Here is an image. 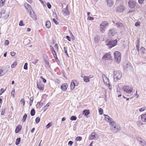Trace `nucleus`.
<instances>
[{
	"instance_id": "63",
	"label": "nucleus",
	"mask_w": 146,
	"mask_h": 146,
	"mask_svg": "<svg viewBox=\"0 0 146 146\" xmlns=\"http://www.w3.org/2000/svg\"><path fill=\"white\" fill-rule=\"evenodd\" d=\"M15 53L14 52H11V54L12 56H14L15 55Z\"/></svg>"
},
{
	"instance_id": "58",
	"label": "nucleus",
	"mask_w": 146,
	"mask_h": 146,
	"mask_svg": "<svg viewBox=\"0 0 146 146\" xmlns=\"http://www.w3.org/2000/svg\"><path fill=\"white\" fill-rule=\"evenodd\" d=\"M54 47L56 49V50H58V46L57 44H56L54 46Z\"/></svg>"
},
{
	"instance_id": "59",
	"label": "nucleus",
	"mask_w": 146,
	"mask_h": 146,
	"mask_svg": "<svg viewBox=\"0 0 146 146\" xmlns=\"http://www.w3.org/2000/svg\"><path fill=\"white\" fill-rule=\"evenodd\" d=\"M47 5L48 8L50 9L51 8V5L49 3H47Z\"/></svg>"
},
{
	"instance_id": "44",
	"label": "nucleus",
	"mask_w": 146,
	"mask_h": 146,
	"mask_svg": "<svg viewBox=\"0 0 146 146\" xmlns=\"http://www.w3.org/2000/svg\"><path fill=\"white\" fill-rule=\"evenodd\" d=\"M33 97H31L30 99V106H31V105L32 103H33Z\"/></svg>"
},
{
	"instance_id": "52",
	"label": "nucleus",
	"mask_w": 146,
	"mask_h": 146,
	"mask_svg": "<svg viewBox=\"0 0 146 146\" xmlns=\"http://www.w3.org/2000/svg\"><path fill=\"white\" fill-rule=\"evenodd\" d=\"M56 19H55V18H53V21L54 22L56 25H58V22H57L56 20Z\"/></svg>"
},
{
	"instance_id": "40",
	"label": "nucleus",
	"mask_w": 146,
	"mask_h": 146,
	"mask_svg": "<svg viewBox=\"0 0 146 146\" xmlns=\"http://www.w3.org/2000/svg\"><path fill=\"white\" fill-rule=\"evenodd\" d=\"M98 111L100 115H102L103 114V110L101 108H100L99 109Z\"/></svg>"
},
{
	"instance_id": "24",
	"label": "nucleus",
	"mask_w": 146,
	"mask_h": 146,
	"mask_svg": "<svg viewBox=\"0 0 146 146\" xmlns=\"http://www.w3.org/2000/svg\"><path fill=\"white\" fill-rule=\"evenodd\" d=\"M104 115L105 116V119L106 121L111 122V119L109 116L106 115Z\"/></svg>"
},
{
	"instance_id": "10",
	"label": "nucleus",
	"mask_w": 146,
	"mask_h": 146,
	"mask_svg": "<svg viewBox=\"0 0 146 146\" xmlns=\"http://www.w3.org/2000/svg\"><path fill=\"white\" fill-rule=\"evenodd\" d=\"M116 33V30L114 29H112L109 31L108 35L109 36H114Z\"/></svg>"
},
{
	"instance_id": "54",
	"label": "nucleus",
	"mask_w": 146,
	"mask_h": 146,
	"mask_svg": "<svg viewBox=\"0 0 146 146\" xmlns=\"http://www.w3.org/2000/svg\"><path fill=\"white\" fill-rule=\"evenodd\" d=\"M106 85H107L108 86V87L109 88V89H110V90H111V89H112V87H111V86H110V84H109V83H108V84H106Z\"/></svg>"
},
{
	"instance_id": "56",
	"label": "nucleus",
	"mask_w": 146,
	"mask_h": 146,
	"mask_svg": "<svg viewBox=\"0 0 146 146\" xmlns=\"http://www.w3.org/2000/svg\"><path fill=\"white\" fill-rule=\"evenodd\" d=\"M94 19V18L92 17H91L89 16H88V20H93Z\"/></svg>"
},
{
	"instance_id": "26",
	"label": "nucleus",
	"mask_w": 146,
	"mask_h": 146,
	"mask_svg": "<svg viewBox=\"0 0 146 146\" xmlns=\"http://www.w3.org/2000/svg\"><path fill=\"white\" fill-rule=\"evenodd\" d=\"M75 85L74 82H71L70 84V88L71 89L73 90L75 88Z\"/></svg>"
},
{
	"instance_id": "30",
	"label": "nucleus",
	"mask_w": 146,
	"mask_h": 146,
	"mask_svg": "<svg viewBox=\"0 0 146 146\" xmlns=\"http://www.w3.org/2000/svg\"><path fill=\"white\" fill-rule=\"evenodd\" d=\"M20 141L21 138H17L16 140L15 144L17 145H19V143Z\"/></svg>"
},
{
	"instance_id": "57",
	"label": "nucleus",
	"mask_w": 146,
	"mask_h": 146,
	"mask_svg": "<svg viewBox=\"0 0 146 146\" xmlns=\"http://www.w3.org/2000/svg\"><path fill=\"white\" fill-rule=\"evenodd\" d=\"M140 25V22L139 21H137L136 22L135 24V25L136 26H139Z\"/></svg>"
},
{
	"instance_id": "4",
	"label": "nucleus",
	"mask_w": 146,
	"mask_h": 146,
	"mask_svg": "<svg viewBox=\"0 0 146 146\" xmlns=\"http://www.w3.org/2000/svg\"><path fill=\"white\" fill-rule=\"evenodd\" d=\"M121 89L123 91L128 94H131L133 92V88L130 86H123L122 87Z\"/></svg>"
},
{
	"instance_id": "42",
	"label": "nucleus",
	"mask_w": 146,
	"mask_h": 146,
	"mask_svg": "<svg viewBox=\"0 0 146 146\" xmlns=\"http://www.w3.org/2000/svg\"><path fill=\"white\" fill-rule=\"evenodd\" d=\"M9 42L8 40H6L5 41L4 44L5 46H7L9 44Z\"/></svg>"
},
{
	"instance_id": "53",
	"label": "nucleus",
	"mask_w": 146,
	"mask_h": 146,
	"mask_svg": "<svg viewBox=\"0 0 146 146\" xmlns=\"http://www.w3.org/2000/svg\"><path fill=\"white\" fill-rule=\"evenodd\" d=\"M52 16L54 17L55 19H57V14L56 13H53L52 15Z\"/></svg>"
},
{
	"instance_id": "47",
	"label": "nucleus",
	"mask_w": 146,
	"mask_h": 146,
	"mask_svg": "<svg viewBox=\"0 0 146 146\" xmlns=\"http://www.w3.org/2000/svg\"><path fill=\"white\" fill-rule=\"evenodd\" d=\"M21 103L22 104H23V106H24L25 104V101L24 99H22L21 100Z\"/></svg>"
},
{
	"instance_id": "39",
	"label": "nucleus",
	"mask_w": 146,
	"mask_h": 146,
	"mask_svg": "<svg viewBox=\"0 0 146 146\" xmlns=\"http://www.w3.org/2000/svg\"><path fill=\"white\" fill-rule=\"evenodd\" d=\"M99 40V37L98 36H95L94 38V41L95 42H98Z\"/></svg>"
},
{
	"instance_id": "20",
	"label": "nucleus",
	"mask_w": 146,
	"mask_h": 146,
	"mask_svg": "<svg viewBox=\"0 0 146 146\" xmlns=\"http://www.w3.org/2000/svg\"><path fill=\"white\" fill-rule=\"evenodd\" d=\"M82 77H83L82 76H81ZM83 80L84 81L86 82H87L90 81L89 79L90 78L88 76H84L83 77Z\"/></svg>"
},
{
	"instance_id": "46",
	"label": "nucleus",
	"mask_w": 146,
	"mask_h": 146,
	"mask_svg": "<svg viewBox=\"0 0 146 146\" xmlns=\"http://www.w3.org/2000/svg\"><path fill=\"white\" fill-rule=\"evenodd\" d=\"M82 139V138L81 137L79 136L77 137H76V140L77 141H81Z\"/></svg>"
},
{
	"instance_id": "38",
	"label": "nucleus",
	"mask_w": 146,
	"mask_h": 146,
	"mask_svg": "<svg viewBox=\"0 0 146 146\" xmlns=\"http://www.w3.org/2000/svg\"><path fill=\"white\" fill-rule=\"evenodd\" d=\"M15 93V90L14 89L12 91V92H11V96L13 97V98H14L15 96H14V94Z\"/></svg>"
},
{
	"instance_id": "41",
	"label": "nucleus",
	"mask_w": 146,
	"mask_h": 146,
	"mask_svg": "<svg viewBox=\"0 0 146 146\" xmlns=\"http://www.w3.org/2000/svg\"><path fill=\"white\" fill-rule=\"evenodd\" d=\"M146 109V107H144L140 108L139 109V111L140 112H142L144 111Z\"/></svg>"
},
{
	"instance_id": "16",
	"label": "nucleus",
	"mask_w": 146,
	"mask_h": 146,
	"mask_svg": "<svg viewBox=\"0 0 146 146\" xmlns=\"http://www.w3.org/2000/svg\"><path fill=\"white\" fill-rule=\"evenodd\" d=\"M125 7L123 5L119 6L117 9L116 11L119 12H122L124 11L125 9Z\"/></svg>"
},
{
	"instance_id": "19",
	"label": "nucleus",
	"mask_w": 146,
	"mask_h": 146,
	"mask_svg": "<svg viewBox=\"0 0 146 146\" xmlns=\"http://www.w3.org/2000/svg\"><path fill=\"white\" fill-rule=\"evenodd\" d=\"M96 133L95 132L92 133L89 137V140H92L94 139L95 137Z\"/></svg>"
},
{
	"instance_id": "36",
	"label": "nucleus",
	"mask_w": 146,
	"mask_h": 146,
	"mask_svg": "<svg viewBox=\"0 0 146 146\" xmlns=\"http://www.w3.org/2000/svg\"><path fill=\"white\" fill-rule=\"evenodd\" d=\"M17 64V63L16 62H15L11 65V67L13 68L15 67Z\"/></svg>"
},
{
	"instance_id": "21",
	"label": "nucleus",
	"mask_w": 146,
	"mask_h": 146,
	"mask_svg": "<svg viewBox=\"0 0 146 146\" xmlns=\"http://www.w3.org/2000/svg\"><path fill=\"white\" fill-rule=\"evenodd\" d=\"M141 120L143 122H146V113L141 115Z\"/></svg>"
},
{
	"instance_id": "7",
	"label": "nucleus",
	"mask_w": 146,
	"mask_h": 146,
	"mask_svg": "<svg viewBox=\"0 0 146 146\" xmlns=\"http://www.w3.org/2000/svg\"><path fill=\"white\" fill-rule=\"evenodd\" d=\"M136 2L133 0H129L128 3L130 9H133L135 6Z\"/></svg>"
},
{
	"instance_id": "51",
	"label": "nucleus",
	"mask_w": 146,
	"mask_h": 146,
	"mask_svg": "<svg viewBox=\"0 0 146 146\" xmlns=\"http://www.w3.org/2000/svg\"><path fill=\"white\" fill-rule=\"evenodd\" d=\"M129 65L128 64H125V65H124L123 67L125 69H127L128 68Z\"/></svg>"
},
{
	"instance_id": "28",
	"label": "nucleus",
	"mask_w": 146,
	"mask_h": 146,
	"mask_svg": "<svg viewBox=\"0 0 146 146\" xmlns=\"http://www.w3.org/2000/svg\"><path fill=\"white\" fill-rule=\"evenodd\" d=\"M50 48L52 52H54V57L55 58V57H56V52L54 50V48L52 46H50Z\"/></svg>"
},
{
	"instance_id": "55",
	"label": "nucleus",
	"mask_w": 146,
	"mask_h": 146,
	"mask_svg": "<svg viewBox=\"0 0 146 146\" xmlns=\"http://www.w3.org/2000/svg\"><path fill=\"white\" fill-rule=\"evenodd\" d=\"M19 25L20 26H23L24 25L23 21H21L19 23Z\"/></svg>"
},
{
	"instance_id": "23",
	"label": "nucleus",
	"mask_w": 146,
	"mask_h": 146,
	"mask_svg": "<svg viewBox=\"0 0 146 146\" xmlns=\"http://www.w3.org/2000/svg\"><path fill=\"white\" fill-rule=\"evenodd\" d=\"M31 17L34 20H36L37 19L36 16L34 13L33 12L32 13H31Z\"/></svg>"
},
{
	"instance_id": "29",
	"label": "nucleus",
	"mask_w": 146,
	"mask_h": 146,
	"mask_svg": "<svg viewBox=\"0 0 146 146\" xmlns=\"http://www.w3.org/2000/svg\"><path fill=\"white\" fill-rule=\"evenodd\" d=\"M21 130V128L18 126L16 128L15 132L16 133L19 132Z\"/></svg>"
},
{
	"instance_id": "12",
	"label": "nucleus",
	"mask_w": 146,
	"mask_h": 146,
	"mask_svg": "<svg viewBox=\"0 0 146 146\" xmlns=\"http://www.w3.org/2000/svg\"><path fill=\"white\" fill-rule=\"evenodd\" d=\"M115 25L117 28H119L121 30H123L124 29L123 24L121 23L117 22L115 24Z\"/></svg>"
},
{
	"instance_id": "64",
	"label": "nucleus",
	"mask_w": 146,
	"mask_h": 146,
	"mask_svg": "<svg viewBox=\"0 0 146 146\" xmlns=\"http://www.w3.org/2000/svg\"><path fill=\"white\" fill-rule=\"evenodd\" d=\"M66 38L68 39L69 41H71L70 38L68 36H66Z\"/></svg>"
},
{
	"instance_id": "14",
	"label": "nucleus",
	"mask_w": 146,
	"mask_h": 146,
	"mask_svg": "<svg viewBox=\"0 0 146 146\" xmlns=\"http://www.w3.org/2000/svg\"><path fill=\"white\" fill-rule=\"evenodd\" d=\"M37 87L38 88L41 90H43L44 89L43 85L41 82H37Z\"/></svg>"
},
{
	"instance_id": "5",
	"label": "nucleus",
	"mask_w": 146,
	"mask_h": 146,
	"mask_svg": "<svg viewBox=\"0 0 146 146\" xmlns=\"http://www.w3.org/2000/svg\"><path fill=\"white\" fill-rule=\"evenodd\" d=\"M117 42L116 40H111L107 42L106 44L109 48H111L116 44Z\"/></svg>"
},
{
	"instance_id": "48",
	"label": "nucleus",
	"mask_w": 146,
	"mask_h": 146,
	"mask_svg": "<svg viewBox=\"0 0 146 146\" xmlns=\"http://www.w3.org/2000/svg\"><path fill=\"white\" fill-rule=\"evenodd\" d=\"M139 39H137V42H136V46L137 47H139Z\"/></svg>"
},
{
	"instance_id": "61",
	"label": "nucleus",
	"mask_w": 146,
	"mask_h": 146,
	"mask_svg": "<svg viewBox=\"0 0 146 146\" xmlns=\"http://www.w3.org/2000/svg\"><path fill=\"white\" fill-rule=\"evenodd\" d=\"M44 60L45 59H48V58L46 54H44L43 56Z\"/></svg>"
},
{
	"instance_id": "37",
	"label": "nucleus",
	"mask_w": 146,
	"mask_h": 146,
	"mask_svg": "<svg viewBox=\"0 0 146 146\" xmlns=\"http://www.w3.org/2000/svg\"><path fill=\"white\" fill-rule=\"evenodd\" d=\"M110 122V124L113 127L114 126H116L115 122L113 121H111Z\"/></svg>"
},
{
	"instance_id": "18",
	"label": "nucleus",
	"mask_w": 146,
	"mask_h": 146,
	"mask_svg": "<svg viewBox=\"0 0 146 146\" xmlns=\"http://www.w3.org/2000/svg\"><path fill=\"white\" fill-rule=\"evenodd\" d=\"M107 5L109 7L112 6L113 4V2L112 0H107Z\"/></svg>"
},
{
	"instance_id": "45",
	"label": "nucleus",
	"mask_w": 146,
	"mask_h": 146,
	"mask_svg": "<svg viewBox=\"0 0 146 146\" xmlns=\"http://www.w3.org/2000/svg\"><path fill=\"white\" fill-rule=\"evenodd\" d=\"M52 125V123H49L47 125H46V128H49Z\"/></svg>"
},
{
	"instance_id": "17",
	"label": "nucleus",
	"mask_w": 146,
	"mask_h": 146,
	"mask_svg": "<svg viewBox=\"0 0 146 146\" xmlns=\"http://www.w3.org/2000/svg\"><path fill=\"white\" fill-rule=\"evenodd\" d=\"M68 87V85L66 83L63 84L61 86V88L62 90L64 91L66 90Z\"/></svg>"
},
{
	"instance_id": "49",
	"label": "nucleus",
	"mask_w": 146,
	"mask_h": 146,
	"mask_svg": "<svg viewBox=\"0 0 146 146\" xmlns=\"http://www.w3.org/2000/svg\"><path fill=\"white\" fill-rule=\"evenodd\" d=\"M40 120V118H39V117H37L35 119V121L36 123H38Z\"/></svg>"
},
{
	"instance_id": "62",
	"label": "nucleus",
	"mask_w": 146,
	"mask_h": 146,
	"mask_svg": "<svg viewBox=\"0 0 146 146\" xmlns=\"http://www.w3.org/2000/svg\"><path fill=\"white\" fill-rule=\"evenodd\" d=\"M73 142L71 141H70L68 142V145L70 146H71L73 144Z\"/></svg>"
},
{
	"instance_id": "43",
	"label": "nucleus",
	"mask_w": 146,
	"mask_h": 146,
	"mask_svg": "<svg viewBox=\"0 0 146 146\" xmlns=\"http://www.w3.org/2000/svg\"><path fill=\"white\" fill-rule=\"evenodd\" d=\"M27 65L28 64L27 63H25L24 64V68L25 70H27L28 69L27 68Z\"/></svg>"
},
{
	"instance_id": "50",
	"label": "nucleus",
	"mask_w": 146,
	"mask_h": 146,
	"mask_svg": "<svg viewBox=\"0 0 146 146\" xmlns=\"http://www.w3.org/2000/svg\"><path fill=\"white\" fill-rule=\"evenodd\" d=\"M5 90H4V89L3 88H2L1 89V90L0 91V96L3 93Z\"/></svg>"
},
{
	"instance_id": "8",
	"label": "nucleus",
	"mask_w": 146,
	"mask_h": 146,
	"mask_svg": "<svg viewBox=\"0 0 146 146\" xmlns=\"http://www.w3.org/2000/svg\"><path fill=\"white\" fill-rule=\"evenodd\" d=\"M102 59L104 60H111V57L110 54L108 53H106L103 56Z\"/></svg>"
},
{
	"instance_id": "15",
	"label": "nucleus",
	"mask_w": 146,
	"mask_h": 146,
	"mask_svg": "<svg viewBox=\"0 0 146 146\" xmlns=\"http://www.w3.org/2000/svg\"><path fill=\"white\" fill-rule=\"evenodd\" d=\"M68 5H67L66 8L64 9L62 11L63 14L64 15L67 16L69 14V12L67 9Z\"/></svg>"
},
{
	"instance_id": "32",
	"label": "nucleus",
	"mask_w": 146,
	"mask_h": 146,
	"mask_svg": "<svg viewBox=\"0 0 146 146\" xmlns=\"http://www.w3.org/2000/svg\"><path fill=\"white\" fill-rule=\"evenodd\" d=\"M27 114L26 113H25L24 115L23 116V119H22V120L23 122H25V121L27 117Z\"/></svg>"
},
{
	"instance_id": "13",
	"label": "nucleus",
	"mask_w": 146,
	"mask_h": 146,
	"mask_svg": "<svg viewBox=\"0 0 146 146\" xmlns=\"http://www.w3.org/2000/svg\"><path fill=\"white\" fill-rule=\"evenodd\" d=\"M112 129L115 133H117L121 129V128L119 126H114L112 128Z\"/></svg>"
},
{
	"instance_id": "2",
	"label": "nucleus",
	"mask_w": 146,
	"mask_h": 146,
	"mask_svg": "<svg viewBox=\"0 0 146 146\" xmlns=\"http://www.w3.org/2000/svg\"><path fill=\"white\" fill-rule=\"evenodd\" d=\"M121 73L118 71H114L113 72V77L115 82H117L120 80L121 77Z\"/></svg>"
},
{
	"instance_id": "34",
	"label": "nucleus",
	"mask_w": 146,
	"mask_h": 146,
	"mask_svg": "<svg viewBox=\"0 0 146 146\" xmlns=\"http://www.w3.org/2000/svg\"><path fill=\"white\" fill-rule=\"evenodd\" d=\"M35 113V111L34 109H32L31 111V114L32 116H34Z\"/></svg>"
},
{
	"instance_id": "31",
	"label": "nucleus",
	"mask_w": 146,
	"mask_h": 146,
	"mask_svg": "<svg viewBox=\"0 0 146 146\" xmlns=\"http://www.w3.org/2000/svg\"><path fill=\"white\" fill-rule=\"evenodd\" d=\"M5 2V0H0V6L2 7L4 4Z\"/></svg>"
},
{
	"instance_id": "25",
	"label": "nucleus",
	"mask_w": 146,
	"mask_h": 146,
	"mask_svg": "<svg viewBox=\"0 0 146 146\" xmlns=\"http://www.w3.org/2000/svg\"><path fill=\"white\" fill-rule=\"evenodd\" d=\"M45 26L47 28H49L50 27V23L49 21H48L46 23Z\"/></svg>"
},
{
	"instance_id": "3",
	"label": "nucleus",
	"mask_w": 146,
	"mask_h": 146,
	"mask_svg": "<svg viewBox=\"0 0 146 146\" xmlns=\"http://www.w3.org/2000/svg\"><path fill=\"white\" fill-rule=\"evenodd\" d=\"M113 54L115 62L119 63L120 62L121 59V53L117 51L114 52Z\"/></svg>"
},
{
	"instance_id": "27",
	"label": "nucleus",
	"mask_w": 146,
	"mask_h": 146,
	"mask_svg": "<svg viewBox=\"0 0 146 146\" xmlns=\"http://www.w3.org/2000/svg\"><path fill=\"white\" fill-rule=\"evenodd\" d=\"M90 113L89 111V110H85L83 111V114L84 115H88Z\"/></svg>"
},
{
	"instance_id": "9",
	"label": "nucleus",
	"mask_w": 146,
	"mask_h": 146,
	"mask_svg": "<svg viewBox=\"0 0 146 146\" xmlns=\"http://www.w3.org/2000/svg\"><path fill=\"white\" fill-rule=\"evenodd\" d=\"M138 141L142 146H146V142L143 139L140 137H138L137 138Z\"/></svg>"
},
{
	"instance_id": "35",
	"label": "nucleus",
	"mask_w": 146,
	"mask_h": 146,
	"mask_svg": "<svg viewBox=\"0 0 146 146\" xmlns=\"http://www.w3.org/2000/svg\"><path fill=\"white\" fill-rule=\"evenodd\" d=\"M77 117L75 116H72L70 118V119L72 121H75Z\"/></svg>"
},
{
	"instance_id": "60",
	"label": "nucleus",
	"mask_w": 146,
	"mask_h": 146,
	"mask_svg": "<svg viewBox=\"0 0 146 146\" xmlns=\"http://www.w3.org/2000/svg\"><path fill=\"white\" fill-rule=\"evenodd\" d=\"M49 106V103H48L46 104V105L44 107V109H45V110H46L47 109V107Z\"/></svg>"
},
{
	"instance_id": "1",
	"label": "nucleus",
	"mask_w": 146,
	"mask_h": 146,
	"mask_svg": "<svg viewBox=\"0 0 146 146\" xmlns=\"http://www.w3.org/2000/svg\"><path fill=\"white\" fill-rule=\"evenodd\" d=\"M109 23L107 21H104L102 22L100 25V31L102 33H104Z\"/></svg>"
},
{
	"instance_id": "11",
	"label": "nucleus",
	"mask_w": 146,
	"mask_h": 146,
	"mask_svg": "<svg viewBox=\"0 0 146 146\" xmlns=\"http://www.w3.org/2000/svg\"><path fill=\"white\" fill-rule=\"evenodd\" d=\"M102 77L105 84H106L109 83V80L108 78L104 74L102 75Z\"/></svg>"
},
{
	"instance_id": "22",
	"label": "nucleus",
	"mask_w": 146,
	"mask_h": 146,
	"mask_svg": "<svg viewBox=\"0 0 146 146\" xmlns=\"http://www.w3.org/2000/svg\"><path fill=\"white\" fill-rule=\"evenodd\" d=\"M24 6L27 10L29 11V10H31V7L30 5L27 3H25L24 4Z\"/></svg>"
},
{
	"instance_id": "6",
	"label": "nucleus",
	"mask_w": 146,
	"mask_h": 146,
	"mask_svg": "<svg viewBox=\"0 0 146 146\" xmlns=\"http://www.w3.org/2000/svg\"><path fill=\"white\" fill-rule=\"evenodd\" d=\"M9 68L5 67L2 68L0 69V76L5 75L9 70Z\"/></svg>"
},
{
	"instance_id": "33",
	"label": "nucleus",
	"mask_w": 146,
	"mask_h": 146,
	"mask_svg": "<svg viewBox=\"0 0 146 146\" xmlns=\"http://www.w3.org/2000/svg\"><path fill=\"white\" fill-rule=\"evenodd\" d=\"M48 59H45L44 60V61L45 62V64L48 66H49V64L48 62Z\"/></svg>"
}]
</instances>
